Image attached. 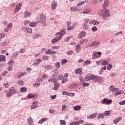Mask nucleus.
<instances>
[{"label": "nucleus", "instance_id": "nucleus-21", "mask_svg": "<svg viewBox=\"0 0 125 125\" xmlns=\"http://www.w3.org/2000/svg\"><path fill=\"white\" fill-rule=\"evenodd\" d=\"M91 12V8H87L83 10V13H84V14H88V13H89Z\"/></svg>", "mask_w": 125, "mask_h": 125}, {"label": "nucleus", "instance_id": "nucleus-10", "mask_svg": "<svg viewBox=\"0 0 125 125\" xmlns=\"http://www.w3.org/2000/svg\"><path fill=\"white\" fill-rule=\"evenodd\" d=\"M88 22H89V21L87 19H86L84 21V24L83 26V29L84 30H88V25L87 24L88 23Z\"/></svg>", "mask_w": 125, "mask_h": 125}, {"label": "nucleus", "instance_id": "nucleus-23", "mask_svg": "<svg viewBox=\"0 0 125 125\" xmlns=\"http://www.w3.org/2000/svg\"><path fill=\"white\" fill-rule=\"evenodd\" d=\"M47 118H43L40 119L38 122V124H39V125H42V123H44V122H46V121H47Z\"/></svg>", "mask_w": 125, "mask_h": 125}, {"label": "nucleus", "instance_id": "nucleus-25", "mask_svg": "<svg viewBox=\"0 0 125 125\" xmlns=\"http://www.w3.org/2000/svg\"><path fill=\"white\" fill-rule=\"evenodd\" d=\"M99 43H100V42H99V41H95L94 42L90 44V46H95L96 45H98Z\"/></svg>", "mask_w": 125, "mask_h": 125}, {"label": "nucleus", "instance_id": "nucleus-45", "mask_svg": "<svg viewBox=\"0 0 125 125\" xmlns=\"http://www.w3.org/2000/svg\"><path fill=\"white\" fill-rule=\"evenodd\" d=\"M87 41H88V39L86 38L85 39H81L80 40V42L81 43H83L84 42H87Z\"/></svg>", "mask_w": 125, "mask_h": 125}, {"label": "nucleus", "instance_id": "nucleus-8", "mask_svg": "<svg viewBox=\"0 0 125 125\" xmlns=\"http://www.w3.org/2000/svg\"><path fill=\"white\" fill-rule=\"evenodd\" d=\"M89 24L90 25H94V26H96L97 25H99V24H100V22L96 21V20H93L89 21Z\"/></svg>", "mask_w": 125, "mask_h": 125}, {"label": "nucleus", "instance_id": "nucleus-22", "mask_svg": "<svg viewBox=\"0 0 125 125\" xmlns=\"http://www.w3.org/2000/svg\"><path fill=\"white\" fill-rule=\"evenodd\" d=\"M37 103H38L37 102V101L34 102L32 103V105L31 106V108L34 109H36V108H38V105H37Z\"/></svg>", "mask_w": 125, "mask_h": 125}, {"label": "nucleus", "instance_id": "nucleus-7", "mask_svg": "<svg viewBox=\"0 0 125 125\" xmlns=\"http://www.w3.org/2000/svg\"><path fill=\"white\" fill-rule=\"evenodd\" d=\"M112 102H113V101L112 100L108 99L107 98H105L103 100L102 103L103 104H111V103H112Z\"/></svg>", "mask_w": 125, "mask_h": 125}, {"label": "nucleus", "instance_id": "nucleus-1", "mask_svg": "<svg viewBox=\"0 0 125 125\" xmlns=\"http://www.w3.org/2000/svg\"><path fill=\"white\" fill-rule=\"evenodd\" d=\"M39 20L38 21L37 23H41L42 25H43V27H46L47 24H46V17L45 15L41 14L39 16Z\"/></svg>", "mask_w": 125, "mask_h": 125}, {"label": "nucleus", "instance_id": "nucleus-50", "mask_svg": "<svg viewBox=\"0 0 125 125\" xmlns=\"http://www.w3.org/2000/svg\"><path fill=\"white\" fill-rule=\"evenodd\" d=\"M63 77H64V75H63V74H60L57 78V80L58 81H60L61 80H62V78H63Z\"/></svg>", "mask_w": 125, "mask_h": 125}, {"label": "nucleus", "instance_id": "nucleus-44", "mask_svg": "<svg viewBox=\"0 0 125 125\" xmlns=\"http://www.w3.org/2000/svg\"><path fill=\"white\" fill-rule=\"evenodd\" d=\"M24 76V73H21L20 74L17 75L16 76V78L17 79H20V78H21V77H23Z\"/></svg>", "mask_w": 125, "mask_h": 125}, {"label": "nucleus", "instance_id": "nucleus-49", "mask_svg": "<svg viewBox=\"0 0 125 125\" xmlns=\"http://www.w3.org/2000/svg\"><path fill=\"white\" fill-rule=\"evenodd\" d=\"M84 63H85V65H89V64H91V61H90V60H87L86 61H85L84 62Z\"/></svg>", "mask_w": 125, "mask_h": 125}, {"label": "nucleus", "instance_id": "nucleus-53", "mask_svg": "<svg viewBox=\"0 0 125 125\" xmlns=\"http://www.w3.org/2000/svg\"><path fill=\"white\" fill-rule=\"evenodd\" d=\"M109 89H110V91L114 92V90L115 89V87H114L113 85H111L110 86Z\"/></svg>", "mask_w": 125, "mask_h": 125}, {"label": "nucleus", "instance_id": "nucleus-24", "mask_svg": "<svg viewBox=\"0 0 125 125\" xmlns=\"http://www.w3.org/2000/svg\"><path fill=\"white\" fill-rule=\"evenodd\" d=\"M54 84V87L53 89L54 90H55V91H57V90L59 89L60 84L58 83H55Z\"/></svg>", "mask_w": 125, "mask_h": 125}, {"label": "nucleus", "instance_id": "nucleus-17", "mask_svg": "<svg viewBox=\"0 0 125 125\" xmlns=\"http://www.w3.org/2000/svg\"><path fill=\"white\" fill-rule=\"evenodd\" d=\"M54 76H52L48 80V83L51 82L52 83H56V78H53Z\"/></svg>", "mask_w": 125, "mask_h": 125}, {"label": "nucleus", "instance_id": "nucleus-31", "mask_svg": "<svg viewBox=\"0 0 125 125\" xmlns=\"http://www.w3.org/2000/svg\"><path fill=\"white\" fill-rule=\"evenodd\" d=\"M17 83L19 85H24V81L21 79L18 80Z\"/></svg>", "mask_w": 125, "mask_h": 125}, {"label": "nucleus", "instance_id": "nucleus-51", "mask_svg": "<svg viewBox=\"0 0 125 125\" xmlns=\"http://www.w3.org/2000/svg\"><path fill=\"white\" fill-rule=\"evenodd\" d=\"M86 2V1H83V2H80L77 4V6H81V5H83V4L85 3Z\"/></svg>", "mask_w": 125, "mask_h": 125}, {"label": "nucleus", "instance_id": "nucleus-12", "mask_svg": "<svg viewBox=\"0 0 125 125\" xmlns=\"http://www.w3.org/2000/svg\"><path fill=\"white\" fill-rule=\"evenodd\" d=\"M85 36H86V32L84 31H83L79 34L78 37L79 39H82V38H84Z\"/></svg>", "mask_w": 125, "mask_h": 125}, {"label": "nucleus", "instance_id": "nucleus-52", "mask_svg": "<svg viewBox=\"0 0 125 125\" xmlns=\"http://www.w3.org/2000/svg\"><path fill=\"white\" fill-rule=\"evenodd\" d=\"M73 52H74L72 50L67 51L66 52V54H67V55H72L73 54Z\"/></svg>", "mask_w": 125, "mask_h": 125}, {"label": "nucleus", "instance_id": "nucleus-38", "mask_svg": "<svg viewBox=\"0 0 125 125\" xmlns=\"http://www.w3.org/2000/svg\"><path fill=\"white\" fill-rule=\"evenodd\" d=\"M27 90V89L26 87L21 88L20 89V92H21L22 93H23V92H26Z\"/></svg>", "mask_w": 125, "mask_h": 125}, {"label": "nucleus", "instance_id": "nucleus-46", "mask_svg": "<svg viewBox=\"0 0 125 125\" xmlns=\"http://www.w3.org/2000/svg\"><path fill=\"white\" fill-rule=\"evenodd\" d=\"M75 49H76V51H77L78 53L80 52V51L81 50V46L80 45L76 46Z\"/></svg>", "mask_w": 125, "mask_h": 125}, {"label": "nucleus", "instance_id": "nucleus-57", "mask_svg": "<svg viewBox=\"0 0 125 125\" xmlns=\"http://www.w3.org/2000/svg\"><path fill=\"white\" fill-rule=\"evenodd\" d=\"M4 37H5V34L4 33L0 34V39H3Z\"/></svg>", "mask_w": 125, "mask_h": 125}, {"label": "nucleus", "instance_id": "nucleus-32", "mask_svg": "<svg viewBox=\"0 0 125 125\" xmlns=\"http://www.w3.org/2000/svg\"><path fill=\"white\" fill-rule=\"evenodd\" d=\"M27 121H28V124L29 125H34V124H33V119L32 118V117L28 118Z\"/></svg>", "mask_w": 125, "mask_h": 125}, {"label": "nucleus", "instance_id": "nucleus-15", "mask_svg": "<svg viewBox=\"0 0 125 125\" xmlns=\"http://www.w3.org/2000/svg\"><path fill=\"white\" fill-rule=\"evenodd\" d=\"M59 40H60V37L58 36L56 38L51 40V42L53 44L56 43V42H58Z\"/></svg>", "mask_w": 125, "mask_h": 125}, {"label": "nucleus", "instance_id": "nucleus-26", "mask_svg": "<svg viewBox=\"0 0 125 125\" xmlns=\"http://www.w3.org/2000/svg\"><path fill=\"white\" fill-rule=\"evenodd\" d=\"M120 121H122V117H119L118 118L114 119L113 120V123L114 124H118V123H119V122H120Z\"/></svg>", "mask_w": 125, "mask_h": 125}, {"label": "nucleus", "instance_id": "nucleus-27", "mask_svg": "<svg viewBox=\"0 0 125 125\" xmlns=\"http://www.w3.org/2000/svg\"><path fill=\"white\" fill-rule=\"evenodd\" d=\"M42 67L44 68V69H46V70H51V69H52V66L49 65H43Z\"/></svg>", "mask_w": 125, "mask_h": 125}, {"label": "nucleus", "instance_id": "nucleus-19", "mask_svg": "<svg viewBox=\"0 0 125 125\" xmlns=\"http://www.w3.org/2000/svg\"><path fill=\"white\" fill-rule=\"evenodd\" d=\"M32 15V12H28V11H26L24 12V18H27V17H30Z\"/></svg>", "mask_w": 125, "mask_h": 125}, {"label": "nucleus", "instance_id": "nucleus-41", "mask_svg": "<svg viewBox=\"0 0 125 125\" xmlns=\"http://www.w3.org/2000/svg\"><path fill=\"white\" fill-rule=\"evenodd\" d=\"M60 125H66V121L63 120H60Z\"/></svg>", "mask_w": 125, "mask_h": 125}, {"label": "nucleus", "instance_id": "nucleus-62", "mask_svg": "<svg viewBox=\"0 0 125 125\" xmlns=\"http://www.w3.org/2000/svg\"><path fill=\"white\" fill-rule=\"evenodd\" d=\"M112 64H109V65L107 66V70L108 71H110L111 69H112Z\"/></svg>", "mask_w": 125, "mask_h": 125}, {"label": "nucleus", "instance_id": "nucleus-60", "mask_svg": "<svg viewBox=\"0 0 125 125\" xmlns=\"http://www.w3.org/2000/svg\"><path fill=\"white\" fill-rule=\"evenodd\" d=\"M18 52H15L13 55H12V57H17V56H18Z\"/></svg>", "mask_w": 125, "mask_h": 125}, {"label": "nucleus", "instance_id": "nucleus-5", "mask_svg": "<svg viewBox=\"0 0 125 125\" xmlns=\"http://www.w3.org/2000/svg\"><path fill=\"white\" fill-rule=\"evenodd\" d=\"M66 34V30L63 29L62 30L60 31L59 32H57L55 34V36H58L60 37V38L61 39L62 36H64Z\"/></svg>", "mask_w": 125, "mask_h": 125}, {"label": "nucleus", "instance_id": "nucleus-64", "mask_svg": "<svg viewBox=\"0 0 125 125\" xmlns=\"http://www.w3.org/2000/svg\"><path fill=\"white\" fill-rule=\"evenodd\" d=\"M119 104L120 105H125V100L123 101L120 102L119 103Z\"/></svg>", "mask_w": 125, "mask_h": 125}, {"label": "nucleus", "instance_id": "nucleus-2", "mask_svg": "<svg viewBox=\"0 0 125 125\" xmlns=\"http://www.w3.org/2000/svg\"><path fill=\"white\" fill-rule=\"evenodd\" d=\"M17 93V90L14 87H12L9 89V92L6 93V97H11L12 95Z\"/></svg>", "mask_w": 125, "mask_h": 125}, {"label": "nucleus", "instance_id": "nucleus-30", "mask_svg": "<svg viewBox=\"0 0 125 125\" xmlns=\"http://www.w3.org/2000/svg\"><path fill=\"white\" fill-rule=\"evenodd\" d=\"M103 13H104V9H102L98 11L99 16H103Z\"/></svg>", "mask_w": 125, "mask_h": 125}, {"label": "nucleus", "instance_id": "nucleus-4", "mask_svg": "<svg viewBox=\"0 0 125 125\" xmlns=\"http://www.w3.org/2000/svg\"><path fill=\"white\" fill-rule=\"evenodd\" d=\"M21 30L24 32H25L26 33H28V34H32L33 32V30H32V28L29 27H21Z\"/></svg>", "mask_w": 125, "mask_h": 125}, {"label": "nucleus", "instance_id": "nucleus-42", "mask_svg": "<svg viewBox=\"0 0 125 125\" xmlns=\"http://www.w3.org/2000/svg\"><path fill=\"white\" fill-rule=\"evenodd\" d=\"M69 125H79V122L78 121H75L70 123Z\"/></svg>", "mask_w": 125, "mask_h": 125}, {"label": "nucleus", "instance_id": "nucleus-47", "mask_svg": "<svg viewBox=\"0 0 125 125\" xmlns=\"http://www.w3.org/2000/svg\"><path fill=\"white\" fill-rule=\"evenodd\" d=\"M0 45H1V46H6V45H7V43L5 42H1L0 43Z\"/></svg>", "mask_w": 125, "mask_h": 125}, {"label": "nucleus", "instance_id": "nucleus-29", "mask_svg": "<svg viewBox=\"0 0 125 125\" xmlns=\"http://www.w3.org/2000/svg\"><path fill=\"white\" fill-rule=\"evenodd\" d=\"M42 61V60L41 59L38 58L35 60L36 62L34 64V65H39Z\"/></svg>", "mask_w": 125, "mask_h": 125}, {"label": "nucleus", "instance_id": "nucleus-34", "mask_svg": "<svg viewBox=\"0 0 125 125\" xmlns=\"http://www.w3.org/2000/svg\"><path fill=\"white\" fill-rule=\"evenodd\" d=\"M80 84H81V85H83L84 86H88V85H89V83L84 82L83 80L81 81Z\"/></svg>", "mask_w": 125, "mask_h": 125}, {"label": "nucleus", "instance_id": "nucleus-9", "mask_svg": "<svg viewBox=\"0 0 125 125\" xmlns=\"http://www.w3.org/2000/svg\"><path fill=\"white\" fill-rule=\"evenodd\" d=\"M110 5V1L108 0H105L104 4H103V8L104 9H106V8L108 7Z\"/></svg>", "mask_w": 125, "mask_h": 125}, {"label": "nucleus", "instance_id": "nucleus-54", "mask_svg": "<svg viewBox=\"0 0 125 125\" xmlns=\"http://www.w3.org/2000/svg\"><path fill=\"white\" fill-rule=\"evenodd\" d=\"M29 24H30V21L29 20H26L25 21V22H24V25L25 26H27V25H29Z\"/></svg>", "mask_w": 125, "mask_h": 125}, {"label": "nucleus", "instance_id": "nucleus-40", "mask_svg": "<svg viewBox=\"0 0 125 125\" xmlns=\"http://www.w3.org/2000/svg\"><path fill=\"white\" fill-rule=\"evenodd\" d=\"M71 11H77L78 10V7H71L70 8Z\"/></svg>", "mask_w": 125, "mask_h": 125}, {"label": "nucleus", "instance_id": "nucleus-63", "mask_svg": "<svg viewBox=\"0 0 125 125\" xmlns=\"http://www.w3.org/2000/svg\"><path fill=\"white\" fill-rule=\"evenodd\" d=\"M62 94H63V95H67V96H68V95H69V93H68V92L66 91H63L62 92Z\"/></svg>", "mask_w": 125, "mask_h": 125}, {"label": "nucleus", "instance_id": "nucleus-55", "mask_svg": "<svg viewBox=\"0 0 125 125\" xmlns=\"http://www.w3.org/2000/svg\"><path fill=\"white\" fill-rule=\"evenodd\" d=\"M74 29H75V27L74 26H69L67 28V31H71L72 30H74Z\"/></svg>", "mask_w": 125, "mask_h": 125}, {"label": "nucleus", "instance_id": "nucleus-36", "mask_svg": "<svg viewBox=\"0 0 125 125\" xmlns=\"http://www.w3.org/2000/svg\"><path fill=\"white\" fill-rule=\"evenodd\" d=\"M85 79L87 82L89 81V80H91V75L87 74L86 75Z\"/></svg>", "mask_w": 125, "mask_h": 125}, {"label": "nucleus", "instance_id": "nucleus-39", "mask_svg": "<svg viewBox=\"0 0 125 125\" xmlns=\"http://www.w3.org/2000/svg\"><path fill=\"white\" fill-rule=\"evenodd\" d=\"M66 63H68V61L67 60V59L62 60L61 62V65H64Z\"/></svg>", "mask_w": 125, "mask_h": 125}, {"label": "nucleus", "instance_id": "nucleus-11", "mask_svg": "<svg viewBox=\"0 0 125 125\" xmlns=\"http://www.w3.org/2000/svg\"><path fill=\"white\" fill-rule=\"evenodd\" d=\"M56 6H57V2L55 1H53L51 4V8L52 10H55L56 9Z\"/></svg>", "mask_w": 125, "mask_h": 125}, {"label": "nucleus", "instance_id": "nucleus-59", "mask_svg": "<svg viewBox=\"0 0 125 125\" xmlns=\"http://www.w3.org/2000/svg\"><path fill=\"white\" fill-rule=\"evenodd\" d=\"M29 26L30 27H36V23H35V22H31L29 24Z\"/></svg>", "mask_w": 125, "mask_h": 125}, {"label": "nucleus", "instance_id": "nucleus-16", "mask_svg": "<svg viewBox=\"0 0 125 125\" xmlns=\"http://www.w3.org/2000/svg\"><path fill=\"white\" fill-rule=\"evenodd\" d=\"M97 116V113H94L93 114L87 116V119L88 120H91V119H95L96 117Z\"/></svg>", "mask_w": 125, "mask_h": 125}, {"label": "nucleus", "instance_id": "nucleus-33", "mask_svg": "<svg viewBox=\"0 0 125 125\" xmlns=\"http://www.w3.org/2000/svg\"><path fill=\"white\" fill-rule=\"evenodd\" d=\"M98 76L95 75H91V80H93L94 82H97Z\"/></svg>", "mask_w": 125, "mask_h": 125}, {"label": "nucleus", "instance_id": "nucleus-61", "mask_svg": "<svg viewBox=\"0 0 125 125\" xmlns=\"http://www.w3.org/2000/svg\"><path fill=\"white\" fill-rule=\"evenodd\" d=\"M91 30L93 32H96V31H97V27H96V26H94L91 28Z\"/></svg>", "mask_w": 125, "mask_h": 125}, {"label": "nucleus", "instance_id": "nucleus-56", "mask_svg": "<svg viewBox=\"0 0 125 125\" xmlns=\"http://www.w3.org/2000/svg\"><path fill=\"white\" fill-rule=\"evenodd\" d=\"M66 82H68V79L66 78H64L62 80V83H65Z\"/></svg>", "mask_w": 125, "mask_h": 125}, {"label": "nucleus", "instance_id": "nucleus-6", "mask_svg": "<svg viewBox=\"0 0 125 125\" xmlns=\"http://www.w3.org/2000/svg\"><path fill=\"white\" fill-rule=\"evenodd\" d=\"M92 59H94L95 58H99L101 57V52H93L92 54Z\"/></svg>", "mask_w": 125, "mask_h": 125}, {"label": "nucleus", "instance_id": "nucleus-3", "mask_svg": "<svg viewBox=\"0 0 125 125\" xmlns=\"http://www.w3.org/2000/svg\"><path fill=\"white\" fill-rule=\"evenodd\" d=\"M109 16H110V10L108 9H104L103 17L104 18H107Z\"/></svg>", "mask_w": 125, "mask_h": 125}, {"label": "nucleus", "instance_id": "nucleus-20", "mask_svg": "<svg viewBox=\"0 0 125 125\" xmlns=\"http://www.w3.org/2000/svg\"><path fill=\"white\" fill-rule=\"evenodd\" d=\"M21 7L22 3H19L18 5L16 6L15 12H18L19 10H20Z\"/></svg>", "mask_w": 125, "mask_h": 125}, {"label": "nucleus", "instance_id": "nucleus-35", "mask_svg": "<svg viewBox=\"0 0 125 125\" xmlns=\"http://www.w3.org/2000/svg\"><path fill=\"white\" fill-rule=\"evenodd\" d=\"M6 57L4 55H0V62L1 63V61H5Z\"/></svg>", "mask_w": 125, "mask_h": 125}, {"label": "nucleus", "instance_id": "nucleus-43", "mask_svg": "<svg viewBox=\"0 0 125 125\" xmlns=\"http://www.w3.org/2000/svg\"><path fill=\"white\" fill-rule=\"evenodd\" d=\"M74 110H75V111H79V110H81V106L77 105L74 106Z\"/></svg>", "mask_w": 125, "mask_h": 125}, {"label": "nucleus", "instance_id": "nucleus-58", "mask_svg": "<svg viewBox=\"0 0 125 125\" xmlns=\"http://www.w3.org/2000/svg\"><path fill=\"white\" fill-rule=\"evenodd\" d=\"M48 56H44L42 57V59L45 61V60H48Z\"/></svg>", "mask_w": 125, "mask_h": 125}, {"label": "nucleus", "instance_id": "nucleus-28", "mask_svg": "<svg viewBox=\"0 0 125 125\" xmlns=\"http://www.w3.org/2000/svg\"><path fill=\"white\" fill-rule=\"evenodd\" d=\"M104 81H105L104 78L98 76V79L97 80V82H98L99 83H103Z\"/></svg>", "mask_w": 125, "mask_h": 125}, {"label": "nucleus", "instance_id": "nucleus-14", "mask_svg": "<svg viewBox=\"0 0 125 125\" xmlns=\"http://www.w3.org/2000/svg\"><path fill=\"white\" fill-rule=\"evenodd\" d=\"M100 62L102 66H107V65L109 64V61H107L106 60H102L100 61Z\"/></svg>", "mask_w": 125, "mask_h": 125}, {"label": "nucleus", "instance_id": "nucleus-13", "mask_svg": "<svg viewBox=\"0 0 125 125\" xmlns=\"http://www.w3.org/2000/svg\"><path fill=\"white\" fill-rule=\"evenodd\" d=\"M46 54L51 55V54H56V51H51V49H49L45 51Z\"/></svg>", "mask_w": 125, "mask_h": 125}, {"label": "nucleus", "instance_id": "nucleus-37", "mask_svg": "<svg viewBox=\"0 0 125 125\" xmlns=\"http://www.w3.org/2000/svg\"><path fill=\"white\" fill-rule=\"evenodd\" d=\"M97 118L98 119H104V118H105V115L103 113H100Z\"/></svg>", "mask_w": 125, "mask_h": 125}, {"label": "nucleus", "instance_id": "nucleus-18", "mask_svg": "<svg viewBox=\"0 0 125 125\" xmlns=\"http://www.w3.org/2000/svg\"><path fill=\"white\" fill-rule=\"evenodd\" d=\"M75 74L82 75L83 74V70L81 68H78L75 70Z\"/></svg>", "mask_w": 125, "mask_h": 125}, {"label": "nucleus", "instance_id": "nucleus-48", "mask_svg": "<svg viewBox=\"0 0 125 125\" xmlns=\"http://www.w3.org/2000/svg\"><path fill=\"white\" fill-rule=\"evenodd\" d=\"M27 97H28V98H29L30 99L31 98H33L35 97V95H34L32 93H30L28 95Z\"/></svg>", "mask_w": 125, "mask_h": 125}]
</instances>
